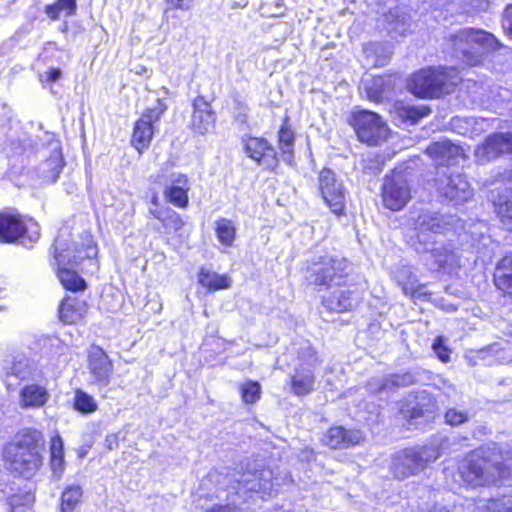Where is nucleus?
Instances as JSON below:
<instances>
[{
    "instance_id": "obj_35",
    "label": "nucleus",
    "mask_w": 512,
    "mask_h": 512,
    "mask_svg": "<svg viewBox=\"0 0 512 512\" xmlns=\"http://www.w3.org/2000/svg\"><path fill=\"white\" fill-rule=\"evenodd\" d=\"M394 279L397 281L398 285L402 287L403 292L406 295L414 296L421 289L418 285L416 276L407 266L398 268L394 273Z\"/></svg>"
},
{
    "instance_id": "obj_60",
    "label": "nucleus",
    "mask_w": 512,
    "mask_h": 512,
    "mask_svg": "<svg viewBox=\"0 0 512 512\" xmlns=\"http://www.w3.org/2000/svg\"><path fill=\"white\" fill-rule=\"evenodd\" d=\"M4 309H5V307L0 305V311H3Z\"/></svg>"
},
{
    "instance_id": "obj_23",
    "label": "nucleus",
    "mask_w": 512,
    "mask_h": 512,
    "mask_svg": "<svg viewBox=\"0 0 512 512\" xmlns=\"http://www.w3.org/2000/svg\"><path fill=\"white\" fill-rule=\"evenodd\" d=\"M189 183L185 174H178L172 179L171 185L164 189L163 195L166 201L172 205L185 208L188 206Z\"/></svg>"
},
{
    "instance_id": "obj_48",
    "label": "nucleus",
    "mask_w": 512,
    "mask_h": 512,
    "mask_svg": "<svg viewBox=\"0 0 512 512\" xmlns=\"http://www.w3.org/2000/svg\"><path fill=\"white\" fill-rule=\"evenodd\" d=\"M384 161L380 156H368L363 160V169L371 174H378L382 171Z\"/></svg>"
},
{
    "instance_id": "obj_58",
    "label": "nucleus",
    "mask_w": 512,
    "mask_h": 512,
    "mask_svg": "<svg viewBox=\"0 0 512 512\" xmlns=\"http://www.w3.org/2000/svg\"><path fill=\"white\" fill-rule=\"evenodd\" d=\"M379 65H384V60L376 61V62L374 63V66H379Z\"/></svg>"
},
{
    "instance_id": "obj_12",
    "label": "nucleus",
    "mask_w": 512,
    "mask_h": 512,
    "mask_svg": "<svg viewBox=\"0 0 512 512\" xmlns=\"http://www.w3.org/2000/svg\"><path fill=\"white\" fill-rule=\"evenodd\" d=\"M319 189L325 203L337 215L345 208L346 190L336 174L330 169H323L319 174Z\"/></svg>"
},
{
    "instance_id": "obj_21",
    "label": "nucleus",
    "mask_w": 512,
    "mask_h": 512,
    "mask_svg": "<svg viewBox=\"0 0 512 512\" xmlns=\"http://www.w3.org/2000/svg\"><path fill=\"white\" fill-rule=\"evenodd\" d=\"M363 88L369 100L381 102L392 95L395 79L391 75L372 77L363 81Z\"/></svg>"
},
{
    "instance_id": "obj_33",
    "label": "nucleus",
    "mask_w": 512,
    "mask_h": 512,
    "mask_svg": "<svg viewBox=\"0 0 512 512\" xmlns=\"http://www.w3.org/2000/svg\"><path fill=\"white\" fill-rule=\"evenodd\" d=\"M82 495L83 490L80 485H68L61 494L59 512H76Z\"/></svg>"
},
{
    "instance_id": "obj_46",
    "label": "nucleus",
    "mask_w": 512,
    "mask_h": 512,
    "mask_svg": "<svg viewBox=\"0 0 512 512\" xmlns=\"http://www.w3.org/2000/svg\"><path fill=\"white\" fill-rule=\"evenodd\" d=\"M34 502V495L30 492H24L22 494H14L8 498V503L15 512L19 507H28Z\"/></svg>"
},
{
    "instance_id": "obj_14",
    "label": "nucleus",
    "mask_w": 512,
    "mask_h": 512,
    "mask_svg": "<svg viewBox=\"0 0 512 512\" xmlns=\"http://www.w3.org/2000/svg\"><path fill=\"white\" fill-rule=\"evenodd\" d=\"M88 370L92 382L99 387H106L111 381L113 363L106 352L98 345H92L87 352Z\"/></svg>"
},
{
    "instance_id": "obj_36",
    "label": "nucleus",
    "mask_w": 512,
    "mask_h": 512,
    "mask_svg": "<svg viewBox=\"0 0 512 512\" xmlns=\"http://www.w3.org/2000/svg\"><path fill=\"white\" fill-rule=\"evenodd\" d=\"M77 10L76 0H57L53 4L45 6L46 15L53 21L58 20L61 15L73 16Z\"/></svg>"
},
{
    "instance_id": "obj_3",
    "label": "nucleus",
    "mask_w": 512,
    "mask_h": 512,
    "mask_svg": "<svg viewBox=\"0 0 512 512\" xmlns=\"http://www.w3.org/2000/svg\"><path fill=\"white\" fill-rule=\"evenodd\" d=\"M440 456V445L434 442L404 448L392 456L390 472L395 479L405 480L419 475Z\"/></svg>"
},
{
    "instance_id": "obj_10",
    "label": "nucleus",
    "mask_w": 512,
    "mask_h": 512,
    "mask_svg": "<svg viewBox=\"0 0 512 512\" xmlns=\"http://www.w3.org/2000/svg\"><path fill=\"white\" fill-rule=\"evenodd\" d=\"M166 109L167 107L163 101L158 99L157 104L152 108L146 109L141 118L135 123L132 144L139 152L150 145L156 130V125Z\"/></svg>"
},
{
    "instance_id": "obj_2",
    "label": "nucleus",
    "mask_w": 512,
    "mask_h": 512,
    "mask_svg": "<svg viewBox=\"0 0 512 512\" xmlns=\"http://www.w3.org/2000/svg\"><path fill=\"white\" fill-rule=\"evenodd\" d=\"M410 219L416 231L413 247L417 253L425 256V263L431 270L440 271L459 266V258L451 245L438 243L430 235L441 234L446 230L448 222L442 215L426 211Z\"/></svg>"
},
{
    "instance_id": "obj_22",
    "label": "nucleus",
    "mask_w": 512,
    "mask_h": 512,
    "mask_svg": "<svg viewBox=\"0 0 512 512\" xmlns=\"http://www.w3.org/2000/svg\"><path fill=\"white\" fill-rule=\"evenodd\" d=\"M5 450L42 454L44 450L43 435L36 429H24L17 434L15 442Z\"/></svg>"
},
{
    "instance_id": "obj_50",
    "label": "nucleus",
    "mask_w": 512,
    "mask_h": 512,
    "mask_svg": "<svg viewBox=\"0 0 512 512\" xmlns=\"http://www.w3.org/2000/svg\"><path fill=\"white\" fill-rule=\"evenodd\" d=\"M271 475V472L270 471H262L261 472V479H263V483L260 481L257 485L253 484L249 487L250 490H253V491H262L263 493H271L272 491V488H273V483L266 479L265 477L266 476H270Z\"/></svg>"
},
{
    "instance_id": "obj_55",
    "label": "nucleus",
    "mask_w": 512,
    "mask_h": 512,
    "mask_svg": "<svg viewBox=\"0 0 512 512\" xmlns=\"http://www.w3.org/2000/svg\"><path fill=\"white\" fill-rule=\"evenodd\" d=\"M61 75H62L61 70L58 68H54V69H51V70L45 72L43 77H45V80L47 82L53 83V82H56L57 80H59Z\"/></svg>"
},
{
    "instance_id": "obj_27",
    "label": "nucleus",
    "mask_w": 512,
    "mask_h": 512,
    "mask_svg": "<svg viewBox=\"0 0 512 512\" xmlns=\"http://www.w3.org/2000/svg\"><path fill=\"white\" fill-rule=\"evenodd\" d=\"M315 375L311 368L298 366L291 376V389L297 396H305L314 390Z\"/></svg>"
},
{
    "instance_id": "obj_31",
    "label": "nucleus",
    "mask_w": 512,
    "mask_h": 512,
    "mask_svg": "<svg viewBox=\"0 0 512 512\" xmlns=\"http://www.w3.org/2000/svg\"><path fill=\"white\" fill-rule=\"evenodd\" d=\"M356 301V289H342L333 292L324 299L325 306L331 311L344 312L350 310Z\"/></svg>"
},
{
    "instance_id": "obj_28",
    "label": "nucleus",
    "mask_w": 512,
    "mask_h": 512,
    "mask_svg": "<svg viewBox=\"0 0 512 512\" xmlns=\"http://www.w3.org/2000/svg\"><path fill=\"white\" fill-rule=\"evenodd\" d=\"M430 113L431 109L427 106H414L400 103L395 105L394 119L399 121L400 124L415 125Z\"/></svg>"
},
{
    "instance_id": "obj_16",
    "label": "nucleus",
    "mask_w": 512,
    "mask_h": 512,
    "mask_svg": "<svg viewBox=\"0 0 512 512\" xmlns=\"http://www.w3.org/2000/svg\"><path fill=\"white\" fill-rule=\"evenodd\" d=\"M244 151L249 158L266 169H274L278 165L274 147L264 138L249 137L244 140Z\"/></svg>"
},
{
    "instance_id": "obj_9",
    "label": "nucleus",
    "mask_w": 512,
    "mask_h": 512,
    "mask_svg": "<svg viewBox=\"0 0 512 512\" xmlns=\"http://www.w3.org/2000/svg\"><path fill=\"white\" fill-rule=\"evenodd\" d=\"M64 246L61 238L57 237L54 243V253L58 265V278L67 290H83L86 286L84 280L75 271L68 268V266H78L83 260V257L77 255L71 256V251L64 249Z\"/></svg>"
},
{
    "instance_id": "obj_25",
    "label": "nucleus",
    "mask_w": 512,
    "mask_h": 512,
    "mask_svg": "<svg viewBox=\"0 0 512 512\" xmlns=\"http://www.w3.org/2000/svg\"><path fill=\"white\" fill-rule=\"evenodd\" d=\"M87 309L84 300L68 296L60 304L59 317L66 324L77 323L85 317Z\"/></svg>"
},
{
    "instance_id": "obj_32",
    "label": "nucleus",
    "mask_w": 512,
    "mask_h": 512,
    "mask_svg": "<svg viewBox=\"0 0 512 512\" xmlns=\"http://www.w3.org/2000/svg\"><path fill=\"white\" fill-rule=\"evenodd\" d=\"M148 211L167 231L177 232L184 226L181 216L169 207L149 208Z\"/></svg>"
},
{
    "instance_id": "obj_4",
    "label": "nucleus",
    "mask_w": 512,
    "mask_h": 512,
    "mask_svg": "<svg viewBox=\"0 0 512 512\" xmlns=\"http://www.w3.org/2000/svg\"><path fill=\"white\" fill-rule=\"evenodd\" d=\"M457 82V71L454 68H426L411 77L410 91L420 98H439L453 92Z\"/></svg>"
},
{
    "instance_id": "obj_18",
    "label": "nucleus",
    "mask_w": 512,
    "mask_h": 512,
    "mask_svg": "<svg viewBox=\"0 0 512 512\" xmlns=\"http://www.w3.org/2000/svg\"><path fill=\"white\" fill-rule=\"evenodd\" d=\"M32 376L33 369L26 357L17 356L4 361L2 379L8 389L18 386L22 381L31 379Z\"/></svg>"
},
{
    "instance_id": "obj_7",
    "label": "nucleus",
    "mask_w": 512,
    "mask_h": 512,
    "mask_svg": "<svg viewBox=\"0 0 512 512\" xmlns=\"http://www.w3.org/2000/svg\"><path fill=\"white\" fill-rule=\"evenodd\" d=\"M39 226L32 219L25 221L18 214L0 213V242L31 244L38 240Z\"/></svg>"
},
{
    "instance_id": "obj_53",
    "label": "nucleus",
    "mask_w": 512,
    "mask_h": 512,
    "mask_svg": "<svg viewBox=\"0 0 512 512\" xmlns=\"http://www.w3.org/2000/svg\"><path fill=\"white\" fill-rule=\"evenodd\" d=\"M502 27L512 37V4L504 10Z\"/></svg>"
},
{
    "instance_id": "obj_20",
    "label": "nucleus",
    "mask_w": 512,
    "mask_h": 512,
    "mask_svg": "<svg viewBox=\"0 0 512 512\" xmlns=\"http://www.w3.org/2000/svg\"><path fill=\"white\" fill-rule=\"evenodd\" d=\"M363 440L359 430L345 429L342 426L331 427L324 435L323 443L332 449H344L358 445Z\"/></svg>"
},
{
    "instance_id": "obj_6",
    "label": "nucleus",
    "mask_w": 512,
    "mask_h": 512,
    "mask_svg": "<svg viewBox=\"0 0 512 512\" xmlns=\"http://www.w3.org/2000/svg\"><path fill=\"white\" fill-rule=\"evenodd\" d=\"M348 267L345 258L321 256L307 268L306 280L319 289L341 286L347 281Z\"/></svg>"
},
{
    "instance_id": "obj_5",
    "label": "nucleus",
    "mask_w": 512,
    "mask_h": 512,
    "mask_svg": "<svg viewBox=\"0 0 512 512\" xmlns=\"http://www.w3.org/2000/svg\"><path fill=\"white\" fill-rule=\"evenodd\" d=\"M455 55L469 66L481 62L484 51L494 49L495 37L481 29L465 28L451 36Z\"/></svg>"
},
{
    "instance_id": "obj_38",
    "label": "nucleus",
    "mask_w": 512,
    "mask_h": 512,
    "mask_svg": "<svg viewBox=\"0 0 512 512\" xmlns=\"http://www.w3.org/2000/svg\"><path fill=\"white\" fill-rule=\"evenodd\" d=\"M215 231L217 239L222 245L228 247L232 246L235 239L236 229L231 220L226 218L217 220Z\"/></svg>"
},
{
    "instance_id": "obj_54",
    "label": "nucleus",
    "mask_w": 512,
    "mask_h": 512,
    "mask_svg": "<svg viewBox=\"0 0 512 512\" xmlns=\"http://www.w3.org/2000/svg\"><path fill=\"white\" fill-rule=\"evenodd\" d=\"M50 465L53 473L60 477L64 471V458H50Z\"/></svg>"
},
{
    "instance_id": "obj_52",
    "label": "nucleus",
    "mask_w": 512,
    "mask_h": 512,
    "mask_svg": "<svg viewBox=\"0 0 512 512\" xmlns=\"http://www.w3.org/2000/svg\"><path fill=\"white\" fill-rule=\"evenodd\" d=\"M433 350L442 362H448L450 360L449 350L441 343L439 338L433 343Z\"/></svg>"
},
{
    "instance_id": "obj_24",
    "label": "nucleus",
    "mask_w": 512,
    "mask_h": 512,
    "mask_svg": "<svg viewBox=\"0 0 512 512\" xmlns=\"http://www.w3.org/2000/svg\"><path fill=\"white\" fill-rule=\"evenodd\" d=\"M48 390L37 384L24 386L19 395V404L24 409H36L43 407L49 400Z\"/></svg>"
},
{
    "instance_id": "obj_56",
    "label": "nucleus",
    "mask_w": 512,
    "mask_h": 512,
    "mask_svg": "<svg viewBox=\"0 0 512 512\" xmlns=\"http://www.w3.org/2000/svg\"><path fill=\"white\" fill-rule=\"evenodd\" d=\"M150 208H161L159 206V197L157 193H153L151 197V207Z\"/></svg>"
},
{
    "instance_id": "obj_34",
    "label": "nucleus",
    "mask_w": 512,
    "mask_h": 512,
    "mask_svg": "<svg viewBox=\"0 0 512 512\" xmlns=\"http://www.w3.org/2000/svg\"><path fill=\"white\" fill-rule=\"evenodd\" d=\"M416 382V376L411 372L392 374L381 380L379 387L375 390L378 393L391 391L399 387H407Z\"/></svg>"
},
{
    "instance_id": "obj_45",
    "label": "nucleus",
    "mask_w": 512,
    "mask_h": 512,
    "mask_svg": "<svg viewBox=\"0 0 512 512\" xmlns=\"http://www.w3.org/2000/svg\"><path fill=\"white\" fill-rule=\"evenodd\" d=\"M298 359L305 365L306 368H313L319 364L318 357L315 350L309 343L304 344L298 351Z\"/></svg>"
},
{
    "instance_id": "obj_43",
    "label": "nucleus",
    "mask_w": 512,
    "mask_h": 512,
    "mask_svg": "<svg viewBox=\"0 0 512 512\" xmlns=\"http://www.w3.org/2000/svg\"><path fill=\"white\" fill-rule=\"evenodd\" d=\"M445 423L450 426H459L469 421L470 415L467 410L456 407L449 408L445 412Z\"/></svg>"
},
{
    "instance_id": "obj_26",
    "label": "nucleus",
    "mask_w": 512,
    "mask_h": 512,
    "mask_svg": "<svg viewBox=\"0 0 512 512\" xmlns=\"http://www.w3.org/2000/svg\"><path fill=\"white\" fill-rule=\"evenodd\" d=\"M426 153L439 165H447L451 160L461 155L462 149L444 140L430 144Z\"/></svg>"
},
{
    "instance_id": "obj_1",
    "label": "nucleus",
    "mask_w": 512,
    "mask_h": 512,
    "mask_svg": "<svg viewBox=\"0 0 512 512\" xmlns=\"http://www.w3.org/2000/svg\"><path fill=\"white\" fill-rule=\"evenodd\" d=\"M458 471L469 486L493 484L512 474V450L496 443L482 446L460 462Z\"/></svg>"
},
{
    "instance_id": "obj_57",
    "label": "nucleus",
    "mask_w": 512,
    "mask_h": 512,
    "mask_svg": "<svg viewBox=\"0 0 512 512\" xmlns=\"http://www.w3.org/2000/svg\"><path fill=\"white\" fill-rule=\"evenodd\" d=\"M64 249H66V247H64ZM67 249H69L71 251V256L76 255V253L74 252V249H71L70 247H67ZM77 256H82L84 259L85 257H88V254H85V256H83L81 254V252H79V254H77Z\"/></svg>"
},
{
    "instance_id": "obj_17",
    "label": "nucleus",
    "mask_w": 512,
    "mask_h": 512,
    "mask_svg": "<svg viewBox=\"0 0 512 512\" xmlns=\"http://www.w3.org/2000/svg\"><path fill=\"white\" fill-rule=\"evenodd\" d=\"M5 457L12 471L25 477H33L42 465V454L5 450Z\"/></svg>"
},
{
    "instance_id": "obj_39",
    "label": "nucleus",
    "mask_w": 512,
    "mask_h": 512,
    "mask_svg": "<svg viewBox=\"0 0 512 512\" xmlns=\"http://www.w3.org/2000/svg\"><path fill=\"white\" fill-rule=\"evenodd\" d=\"M279 147L285 157V160L291 158L294 147V132L286 124H283L278 132Z\"/></svg>"
},
{
    "instance_id": "obj_15",
    "label": "nucleus",
    "mask_w": 512,
    "mask_h": 512,
    "mask_svg": "<svg viewBox=\"0 0 512 512\" xmlns=\"http://www.w3.org/2000/svg\"><path fill=\"white\" fill-rule=\"evenodd\" d=\"M503 154H512V134L493 133L475 150L478 162L485 163Z\"/></svg>"
},
{
    "instance_id": "obj_8",
    "label": "nucleus",
    "mask_w": 512,
    "mask_h": 512,
    "mask_svg": "<svg viewBox=\"0 0 512 512\" xmlns=\"http://www.w3.org/2000/svg\"><path fill=\"white\" fill-rule=\"evenodd\" d=\"M350 123L358 139L368 145H379L388 137L389 129L386 123L374 112L368 110L354 112Z\"/></svg>"
},
{
    "instance_id": "obj_40",
    "label": "nucleus",
    "mask_w": 512,
    "mask_h": 512,
    "mask_svg": "<svg viewBox=\"0 0 512 512\" xmlns=\"http://www.w3.org/2000/svg\"><path fill=\"white\" fill-rule=\"evenodd\" d=\"M74 408L81 413H92L97 410V403L92 396L82 390H76Z\"/></svg>"
},
{
    "instance_id": "obj_41",
    "label": "nucleus",
    "mask_w": 512,
    "mask_h": 512,
    "mask_svg": "<svg viewBox=\"0 0 512 512\" xmlns=\"http://www.w3.org/2000/svg\"><path fill=\"white\" fill-rule=\"evenodd\" d=\"M506 349L501 347L499 343H494L486 348L478 351V357L486 360L489 357H493L497 361H508L512 360V352L509 355H505Z\"/></svg>"
},
{
    "instance_id": "obj_37",
    "label": "nucleus",
    "mask_w": 512,
    "mask_h": 512,
    "mask_svg": "<svg viewBox=\"0 0 512 512\" xmlns=\"http://www.w3.org/2000/svg\"><path fill=\"white\" fill-rule=\"evenodd\" d=\"M199 282L202 286L213 290L229 288L231 284L228 276L219 275L204 269H201L199 273Z\"/></svg>"
},
{
    "instance_id": "obj_19",
    "label": "nucleus",
    "mask_w": 512,
    "mask_h": 512,
    "mask_svg": "<svg viewBox=\"0 0 512 512\" xmlns=\"http://www.w3.org/2000/svg\"><path fill=\"white\" fill-rule=\"evenodd\" d=\"M215 121V113L210 103L203 96H197L193 101L192 130L199 135H205L214 127Z\"/></svg>"
},
{
    "instance_id": "obj_47",
    "label": "nucleus",
    "mask_w": 512,
    "mask_h": 512,
    "mask_svg": "<svg viewBox=\"0 0 512 512\" xmlns=\"http://www.w3.org/2000/svg\"><path fill=\"white\" fill-rule=\"evenodd\" d=\"M486 507L489 512H512V497L490 499Z\"/></svg>"
},
{
    "instance_id": "obj_11",
    "label": "nucleus",
    "mask_w": 512,
    "mask_h": 512,
    "mask_svg": "<svg viewBox=\"0 0 512 512\" xmlns=\"http://www.w3.org/2000/svg\"><path fill=\"white\" fill-rule=\"evenodd\" d=\"M440 195L448 201L459 205L467 202L473 196V190L464 175L444 171L436 180Z\"/></svg>"
},
{
    "instance_id": "obj_49",
    "label": "nucleus",
    "mask_w": 512,
    "mask_h": 512,
    "mask_svg": "<svg viewBox=\"0 0 512 512\" xmlns=\"http://www.w3.org/2000/svg\"><path fill=\"white\" fill-rule=\"evenodd\" d=\"M194 0H164L166 8L164 15H167L171 10L188 11L192 8Z\"/></svg>"
},
{
    "instance_id": "obj_29",
    "label": "nucleus",
    "mask_w": 512,
    "mask_h": 512,
    "mask_svg": "<svg viewBox=\"0 0 512 512\" xmlns=\"http://www.w3.org/2000/svg\"><path fill=\"white\" fill-rule=\"evenodd\" d=\"M495 286L503 293L512 296V253L505 255L496 265Z\"/></svg>"
},
{
    "instance_id": "obj_51",
    "label": "nucleus",
    "mask_w": 512,
    "mask_h": 512,
    "mask_svg": "<svg viewBox=\"0 0 512 512\" xmlns=\"http://www.w3.org/2000/svg\"><path fill=\"white\" fill-rule=\"evenodd\" d=\"M50 458H64L63 441L59 435L51 439Z\"/></svg>"
},
{
    "instance_id": "obj_13",
    "label": "nucleus",
    "mask_w": 512,
    "mask_h": 512,
    "mask_svg": "<svg viewBox=\"0 0 512 512\" xmlns=\"http://www.w3.org/2000/svg\"><path fill=\"white\" fill-rule=\"evenodd\" d=\"M411 193L407 180L400 173L386 176L382 187V201L392 211L401 210L410 200Z\"/></svg>"
},
{
    "instance_id": "obj_59",
    "label": "nucleus",
    "mask_w": 512,
    "mask_h": 512,
    "mask_svg": "<svg viewBox=\"0 0 512 512\" xmlns=\"http://www.w3.org/2000/svg\"><path fill=\"white\" fill-rule=\"evenodd\" d=\"M237 119L240 120L241 122H245L246 121V116L243 115L242 117H238Z\"/></svg>"
},
{
    "instance_id": "obj_44",
    "label": "nucleus",
    "mask_w": 512,
    "mask_h": 512,
    "mask_svg": "<svg viewBox=\"0 0 512 512\" xmlns=\"http://www.w3.org/2000/svg\"><path fill=\"white\" fill-rule=\"evenodd\" d=\"M501 222L512 232V195L496 207Z\"/></svg>"
},
{
    "instance_id": "obj_42",
    "label": "nucleus",
    "mask_w": 512,
    "mask_h": 512,
    "mask_svg": "<svg viewBox=\"0 0 512 512\" xmlns=\"http://www.w3.org/2000/svg\"><path fill=\"white\" fill-rule=\"evenodd\" d=\"M243 402L247 404L255 403L261 394V386L258 382L249 381L240 387Z\"/></svg>"
},
{
    "instance_id": "obj_30",
    "label": "nucleus",
    "mask_w": 512,
    "mask_h": 512,
    "mask_svg": "<svg viewBox=\"0 0 512 512\" xmlns=\"http://www.w3.org/2000/svg\"><path fill=\"white\" fill-rule=\"evenodd\" d=\"M64 167L60 151L54 150L38 167V175L45 183H55Z\"/></svg>"
}]
</instances>
